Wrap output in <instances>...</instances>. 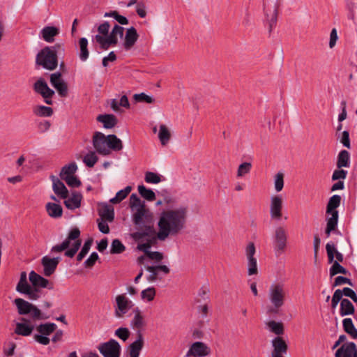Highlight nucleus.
I'll use <instances>...</instances> for the list:
<instances>
[{"mask_svg":"<svg viewBox=\"0 0 357 357\" xmlns=\"http://www.w3.org/2000/svg\"><path fill=\"white\" fill-rule=\"evenodd\" d=\"M47 214L53 218H58L62 216L63 208L61 205L56 203L48 202L45 206Z\"/></svg>","mask_w":357,"mask_h":357,"instance_id":"473e14b6","label":"nucleus"},{"mask_svg":"<svg viewBox=\"0 0 357 357\" xmlns=\"http://www.w3.org/2000/svg\"><path fill=\"white\" fill-rule=\"evenodd\" d=\"M134 316L130 321V326L137 331V339L128 347L129 357H139L140 352L144 347V340L141 330L146 326L144 317L139 307L133 309Z\"/></svg>","mask_w":357,"mask_h":357,"instance_id":"20e7f679","label":"nucleus"},{"mask_svg":"<svg viewBox=\"0 0 357 357\" xmlns=\"http://www.w3.org/2000/svg\"><path fill=\"white\" fill-rule=\"evenodd\" d=\"M16 344L13 342H8L3 347V353L8 357L13 356Z\"/></svg>","mask_w":357,"mask_h":357,"instance_id":"e2e57ef3","label":"nucleus"},{"mask_svg":"<svg viewBox=\"0 0 357 357\" xmlns=\"http://www.w3.org/2000/svg\"><path fill=\"white\" fill-rule=\"evenodd\" d=\"M273 351H272V357H283V354H287V344L280 337L274 338L272 341Z\"/></svg>","mask_w":357,"mask_h":357,"instance_id":"5701e85b","label":"nucleus"},{"mask_svg":"<svg viewBox=\"0 0 357 357\" xmlns=\"http://www.w3.org/2000/svg\"><path fill=\"white\" fill-rule=\"evenodd\" d=\"M77 167L75 162L65 165L60 172V177L63 180L68 176H73L77 171Z\"/></svg>","mask_w":357,"mask_h":357,"instance_id":"a18cd8bd","label":"nucleus"},{"mask_svg":"<svg viewBox=\"0 0 357 357\" xmlns=\"http://www.w3.org/2000/svg\"><path fill=\"white\" fill-rule=\"evenodd\" d=\"M211 354V349L202 342H195L189 348L185 357H205Z\"/></svg>","mask_w":357,"mask_h":357,"instance_id":"f3484780","label":"nucleus"},{"mask_svg":"<svg viewBox=\"0 0 357 357\" xmlns=\"http://www.w3.org/2000/svg\"><path fill=\"white\" fill-rule=\"evenodd\" d=\"M160 197L155 202L156 206L165 205V207H176V199L169 191L162 190L158 192Z\"/></svg>","mask_w":357,"mask_h":357,"instance_id":"412c9836","label":"nucleus"},{"mask_svg":"<svg viewBox=\"0 0 357 357\" xmlns=\"http://www.w3.org/2000/svg\"><path fill=\"white\" fill-rule=\"evenodd\" d=\"M60 260V257L50 258L47 256L43 257L41 259V264L43 266L44 275L47 277L52 275L54 273Z\"/></svg>","mask_w":357,"mask_h":357,"instance_id":"aec40b11","label":"nucleus"},{"mask_svg":"<svg viewBox=\"0 0 357 357\" xmlns=\"http://www.w3.org/2000/svg\"><path fill=\"white\" fill-rule=\"evenodd\" d=\"M135 303L126 294H118L115 297L114 304V316L116 318H123L132 307Z\"/></svg>","mask_w":357,"mask_h":357,"instance_id":"9d476101","label":"nucleus"},{"mask_svg":"<svg viewBox=\"0 0 357 357\" xmlns=\"http://www.w3.org/2000/svg\"><path fill=\"white\" fill-rule=\"evenodd\" d=\"M20 321L21 322L16 324L15 333L25 337L30 335L35 328L34 325L31 322V320L24 317H22Z\"/></svg>","mask_w":357,"mask_h":357,"instance_id":"6ab92c4d","label":"nucleus"},{"mask_svg":"<svg viewBox=\"0 0 357 357\" xmlns=\"http://www.w3.org/2000/svg\"><path fill=\"white\" fill-rule=\"evenodd\" d=\"M114 335L123 342H126L129 338L130 332L128 328L120 327L115 331Z\"/></svg>","mask_w":357,"mask_h":357,"instance_id":"4d7b16f0","label":"nucleus"},{"mask_svg":"<svg viewBox=\"0 0 357 357\" xmlns=\"http://www.w3.org/2000/svg\"><path fill=\"white\" fill-rule=\"evenodd\" d=\"M162 176L152 172H147L145 174L144 180L148 183L157 184L162 181Z\"/></svg>","mask_w":357,"mask_h":357,"instance_id":"09e8293b","label":"nucleus"},{"mask_svg":"<svg viewBox=\"0 0 357 357\" xmlns=\"http://www.w3.org/2000/svg\"><path fill=\"white\" fill-rule=\"evenodd\" d=\"M267 326L269 330L276 335H280L283 333V326L282 323L271 321L267 323Z\"/></svg>","mask_w":357,"mask_h":357,"instance_id":"603ef678","label":"nucleus"},{"mask_svg":"<svg viewBox=\"0 0 357 357\" xmlns=\"http://www.w3.org/2000/svg\"><path fill=\"white\" fill-rule=\"evenodd\" d=\"M79 236L80 231L78 228L72 229L67 238L61 244L55 245L51 248V252L56 253L66 250V257H73L81 245V241L78 239Z\"/></svg>","mask_w":357,"mask_h":357,"instance_id":"39448f33","label":"nucleus"},{"mask_svg":"<svg viewBox=\"0 0 357 357\" xmlns=\"http://www.w3.org/2000/svg\"><path fill=\"white\" fill-rule=\"evenodd\" d=\"M288 231L284 226H278L274 231V250L277 255L282 254L287 243Z\"/></svg>","mask_w":357,"mask_h":357,"instance_id":"f8f14e48","label":"nucleus"},{"mask_svg":"<svg viewBox=\"0 0 357 357\" xmlns=\"http://www.w3.org/2000/svg\"><path fill=\"white\" fill-rule=\"evenodd\" d=\"M98 349L104 357H120L121 346L115 340L100 344Z\"/></svg>","mask_w":357,"mask_h":357,"instance_id":"ddd939ff","label":"nucleus"},{"mask_svg":"<svg viewBox=\"0 0 357 357\" xmlns=\"http://www.w3.org/2000/svg\"><path fill=\"white\" fill-rule=\"evenodd\" d=\"M350 163L349 153L346 150L341 151L337 155V167L340 169L342 167H349Z\"/></svg>","mask_w":357,"mask_h":357,"instance_id":"c9c22d12","label":"nucleus"},{"mask_svg":"<svg viewBox=\"0 0 357 357\" xmlns=\"http://www.w3.org/2000/svg\"><path fill=\"white\" fill-rule=\"evenodd\" d=\"M145 268L150 274L146 277L149 282H155L158 278V271H162L165 274H168L170 271L169 267L166 265L146 266Z\"/></svg>","mask_w":357,"mask_h":357,"instance_id":"393cba45","label":"nucleus"},{"mask_svg":"<svg viewBox=\"0 0 357 357\" xmlns=\"http://www.w3.org/2000/svg\"><path fill=\"white\" fill-rule=\"evenodd\" d=\"M354 312V307L351 302L347 299L344 298L342 300L340 303V314L341 316H346L349 314H352Z\"/></svg>","mask_w":357,"mask_h":357,"instance_id":"79ce46f5","label":"nucleus"},{"mask_svg":"<svg viewBox=\"0 0 357 357\" xmlns=\"http://www.w3.org/2000/svg\"><path fill=\"white\" fill-rule=\"evenodd\" d=\"M268 298L271 305L268 307L267 312L277 313L284 305L286 299L285 286L282 282H275L270 285L268 291Z\"/></svg>","mask_w":357,"mask_h":357,"instance_id":"423d86ee","label":"nucleus"},{"mask_svg":"<svg viewBox=\"0 0 357 357\" xmlns=\"http://www.w3.org/2000/svg\"><path fill=\"white\" fill-rule=\"evenodd\" d=\"M266 21L268 24L269 32H271L277 22V7L275 3L264 5Z\"/></svg>","mask_w":357,"mask_h":357,"instance_id":"4be33fe9","label":"nucleus"},{"mask_svg":"<svg viewBox=\"0 0 357 357\" xmlns=\"http://www.w3.org/2000/svg\"><path fill=\"white\" fill-rule=\"evenodd\" d=\"M137 30L133 26L128 28L125 36L123 47L126 50H130L138 39Z\"/></svg>","mask_w":357,"mask_h":357,"instance_id":"a878e982","label":"nucleus"},{"mask_svg":"<svg viewBox=\"0 0 357 357\" xmlns=\"http://www.w3.org/2000/svg\"><path fill=\"white\" fill-rule=\"evenodd\" d=\"M50 178L52 181V189L54 193L61 199H66L68 197V190L57 177L51 176Z\"/></svg>","mask_w":357,"mask_h":357,"instance_id":"b1692460","label":"nucleus"},{"mask_svg":"<svg viewBox=\"0 0 357 357\" xmlns=\"http://www.w3.org/2000/svg\"><path fill=\"white\" fill-rule=\"evenodd\" d=\"M40 33L44 40L52 43L54 36L59 34V29L54 26H45L41 30Z\"/></svg>","mask_w":357,"mask_h":357,"instance_id":"72a5a7b5","label":"nucleus"},{"mask_svg":"<svg viewBox=\"0 0 357 357\" xmlns=\"http://www.w3.org/2000/svg\"><path fill=\"white\" fill-rule=\"evenodd\" d=\"M34 90L43 98L52 97L54 91L51 89L43 79H39L34 84Z\"/></svg>","mask_w":357,"mask_h":357,"instance_id":"c85d7f7f","label":"nucleus"},{"mask_svg":"<svg viewBox=\"0 0 357 357\" xmlns=\"http://www.w3.org/2000/svg\"><path fill=\"white\" fill-rule=\"evenodd\" d=\"M98 227L100 232L103 234H108L109 232V228L107 224V220L102 219H98Z\"/></svg>","mask_w":357,"mask_h":357,"instance_id":"69168bd1","label":"nucleus"},{"mask_svg":"<svg viewBox=\"0 0 357 357\" xmlns=\"http://www.w3.org/2000/svg\"><path fill=\"white\" fill-rule=\"evenodd\" d=\"M56 328L57 326L54 323L41 324L36 327L39 334H35L33 338L39 344L47 345L50 342L47 336L56 331Z\"/></svg>","mask_w":357,"mask_h":357,"instance_id":"9b49d317","label":"nucleus"},{"mask_svg":"<svg viewBox=\"0 0 357 357\" xmlns=\"http://www.w3.org/2000/svg\"><path fill=\"white\" fill-rule=\"evenodd\" d=\"M331 215L327 220V225L326 229V234L328 237L331 235L332 231L335 230L337 225L338 220V212H333L332 214H328Z\"/></svg>","mask_w":357,"mask_h":357,"instance_id":"4c0bfd02","label":"nucleus"},{"mask_svg":"<svg viewBox=\"0 0 357 357\" xmlns=\"http://www.w3.org/2000/svg\"><path fill=\"white\" fill-rule=\"evenodd\" d=\"M132 237L138 241L137 248L144 252V259H149L155 262H160L164 259L163 253L158 251H151L150 248L158 240L155 236L153 227H147L145 231H138L132 234Z\"/></svg>","mask_w":357,"mask_h":357,"instance_id":"f03ea898","label":"nucleus"},{"mask_svg":"<svg viewBox=\"0 0 357 357\" xmlns=\"http://www.w3.org/2000/svg\"><path fill=\"white\" fill-rule=\"evenodd\" d=\"M125 249V246L119 239H114L112 243L110 252L112 254H120L122 253Z\"/></svg>","mask_w":357,"mask_h":357,"instance_id":"5fc2aeb1","label":"nucleus"},{"mask_svg":"<svg viewBox=\"0 0 357 357\" xmlns=\"http://www.w3.org/2000/svg\"><path fill=\"white\" fill-rule=\"evenodd\" d=\"M79 59L82 61H85L88 59L89 56V52L88 50V40L86 38H81L79 40Z\"/></svg>","mask_w":357,"mask_h":357,"instance_id":"58836bf2","label":"nucleus"},{"mask_svg":"<svg viewBox=\"0 0 357 357\" xmlns=\"http://www.w3.org/2000/svg\"><path fill=\"white\" fill-rule=\"evenodd\" d=\"M283 199L282 195H273L270 198V216L272 220L279 221L282 218Z\"/></svg>","mask_w":357,"mask_h":357,"instance_id":"4468645a","label":"nucleus"},{"mask_svg":"<svg viewBox=\"0 0 357 357\" xmlns=\"http://www.w3.org/2000/svg\"><path fill=\"white\" fill-rule=\"evenodd\" d=\"M105 17H114L119 24L122 25H126L128 24V19L122 15H119L116 11H112L110 13H105L104 15Z\"/></svg>","mask_w":357,"mask_h":357,"instance_id":"bf43d9fd","label":"nucleus"},{"mask_svg":"<svg viewBox=\"0 0 357 357\" xmlns=\"http://www.w3.org/2000/svg\"><path fill=\"white\" fill-rule=\"evenodd\" d=\"M66 183L73 188L78 187L81 185L80 181L74 175L68 176L67 178L63 179Z\"/></svg>","mask_w":357,"mask_h":357,"instance_id":"338daca9","label":"nucleus"},{"mask_svg":"<svg viewBox=\"0 0 357 357\" xmlns=\"http://www.w3.org/2000/svg\"><path fill=\"white\" fill-rule=\"evenodd\" d=\"M97 121L102 123L106 129L113 128L117 124V119L113 114H100L97 116Z\"/></svg>","mask_w":357,"mask_h":357,"instance_id":"7c9ffc66","label":"nucleus"},{"mask_svg":"<svg viewBox=\"0 0 357 357\" xmlns=\"http://www.w3.org/2000/svg\"><path fill=\"white\" fill-rule=\"evenodd\" d=\"M252 168V164L250 162H243L241 163L237 170V177L241 178L248 174Z\"/></svg>","mask_w":357,"mask_h":357,"instance_id":"864d4df0","label":"nucleus"},{"mask_svg":"<svg viewBox=\"0 0 357 357\" xmlns=\"http://www.w3.org/2000/svg\"><path fill=\"white\" fill-rule=\"evenodd\" d=\"M33 114L38 116L48 117L53 114V109L50 107L44 105L36 106L33 109Z\"/></svg>","mask_w":357,"mask_h":357,"instance_id":"37998d69","label":"nucleus"},{"mask_svg":"<svg viewBox=\"0 0 357 357\" xmlns=\"http://www.w3.org/2000/svg\"><path fill=\"white\" fill-rule=\"evenodd\" d=\"M98 214L100 217V219L106 220L108 222H112L114 218V210L113 206L103 203L100 205L98 209Z\"/></svg>","mask_w":357,"mask_h":357,"instance_id":"bb28decb","label":"nucleus"},{"mask_svg":"<svg viewBox=\"0 0 357 357\" xmlns=\"http://www.w3.org/2000/svg\"><path fill=\"white\" fill-rule=\"evenodd\" d=\"M344 331L353 338H357V329L354 326L351 319L346 318L342 321Z\"/></svg>","mask_w":357,"mask_h":357,"instance_id":"c03bdc74","label":"nucleus"},{"mask_svg":"<svg viewBox=\"0 0 357 357\" xmlns=\"http://www.w3.org/2000/svg\"><path fill=\"white\" fill-rule=\"evenodd\" d=\"M341 202V197L340 195H335L332 196L327 204L326 213L332 214L333 212H335L336 208L340 206Z\"/></svg>","mask_w":357,"mask_h":357,"instance_id":"a19ab883","label":"nucleus"},{"mask_svg":"<svg viewBox=\"0 0 357 357\" xmlns=\"http://www.w3.org/2000/svg\"><path fill=\"white\" fill-rule=\"evenodd\" d=\"M330 273L331 275H335L337 273L346 274L347 270L338 261H335L330 268Z\"/></svg>","mask_w":357,"mask_h":357,"instance_id":"680f3d73","label":"nucleus"},{"mask_svg":"<svg viewBox=\"0 0 357 357\" xmlns=\"http://www.w3.org/2000/svg\"><path fill=\"white\" fill-rule=\"evenodd\" d=\"M138 192L139 195L148 201L155 199V193L151 189L146 188L144 185H138Z\"/></svg>","mask_w":357,"mask_h":357,"instance_id":"49530a36","label":"nucleus"},{"mask_svg":"<svg viewBox=\"0 0 357 357\" xmlns=\"http://www.w3.org/2000/svg\"><path fill=\"white\" fill-rule=\"evenodd\" d=\"M124 29L116 24L112 32L105 37L101 36V35L98 34L95 36L96 41L100 44V47L103 50H107L111 45H116L118 41L117 36H119L120 38H122L123 36Z\"/></svg>","mask_w":357,"mask_h":357,"instance_id":"1a4fd4ad","label":"nucleus"},{"mask_svg":"<svg viewBox=\"0 0 357 357\" xmlns=\"http://www.w3.org/2000/svg\"><path fill=\"white\" fill-rule=\"evenodd\" d=\"M256 249L255 244L250 242L245 250V254L248 261V274L249 275H257L258 273L257 261L255 257Z\"/></svg>","mask_w":357,"mask_h":357,"instance_id":"2eb2a0df","label":"nucleus"},{"mask_svg":"<svg viewBox=\"0 0 357 357\" xmlns=\"http://www.w3.org/2000/svg\"><path fill=\"white\" fill-rule=\"evenodd\" d=\"M31 300H37L40 297V291L36 287H31L26 294Z\"/></svg>","mask_w":357,"mask_h":357,"instance_id":"0e129e2a","label":"nucleus"},{"mask_svg":"<svg viewBox=\"0 0 357 357\" xmlns=\"http://www.w3.org/2000/svg\"><path fill=\"white\" fill-rule=\"evenodd\" d=\"M356 346L354 342H347L342 344L335 352V357H352L356 351Z\"/></svg>","mask_w":357,"mask_h":357,"instance_id":"cd10ccee","label":"nucleus"},{"mask_svg":"<svg viewBox=\"0 0 357 357\" xmlns=\"http://www.w3.org/2000/svg\"><path fill=\"white\" fill-rule=\"evenodd\" d=\"M158 138L162 146H166L170 140V131L168 129V128L164 124H161L160 126L158 131Z\"/></svg>","mask_w":357,"mask_h":357,"instance_id":"f704fd0d","label":"nucleus"},{"mask_svg":"<svg viewBox=\"0 0 357 357\" xmlns=\"http://www.w3.org/2000/svg\"><path fill=\"white\" fill-rule=\"evenodd\" d=\"M31 287L27 282L26 273L22 272L20 281L16 287L17 291L25 294Z\"/></svg>","mask_w":357,"mask_h":357,"instance_id":"e433bc0d","label":"nucleus"},{"mask_svg":"<svg viewBox=\"0 0 357 357\" xmlns=\"http://www.w3.org/2000/svg\"><path fill=\"white\" fill-rule=\"evenodd\" d=\"M133 98L136 102L153 103L154 98L144 93H136L133 96Z\"/></svg>","mask_w":357,"mask_h":357,"instance_id":"052dcab7","label":"nucleus"},{"mask_svg":"<svg viewBox=\"0 0 357 357\" xmlns=\"http://www.w3.org/2000/svg\"><path fill=\"white\" fill-rule=\"evenodd\" d=\"M155 294L156 292L154 287H148L142 291L141 297L142 300L151 302L154 299Z\"/></svg>","mask_w":357,"mask_h":357,"instance_id":"8fccbe9b","label":"nucleus"},{"mask_svg":"<svg viewBox=\"0 0 357 357\" xmlns=\"http://www.w3.org/2000/svg\"><path fill=\"white\" fill-rule=\"evenodd\" d=\"M14 303L17 307L19 314H29L32 321L43 320L48 318L38 307L22 298H15Z\"/></svg>","mask_w":357,"mask_h":357,"instance_id":"6e6552de","label":"nucleus"},{"mask_svg":"<svg viewBox=\"0 0 357 357\" xmlns=\"http://www.w3.org/2000/svg\"><path fill=\"white\" fill-rule=\"evenodd\" d=\"M98 158L94 151H90L84 157L83 162L89 167H93Z\"/></svg>","mask_w":357,"mask_h":357,"instance_id":"3c124183","label":"nucleus"},{"mask_svg":"<svg viewBox=\"0 0 357 357\" xmlns=\"http://www.w3.org/2000/svg\"><path fill=\"white\" fill-rule=\"evenodd\" d=\"M50 83L57 91L60 96L66 97L68 95V85L61 78V73H52L50 75Z\"/></svg>","mask_w":357,"mask_h":357,"instance_id":"a211bd4d","label":"nucleus"},{"mask_svg":"<svg viewBox=\"0 0 357 357\" xmlns=\"http://www.w3.org/2000/svg\"><path fill=\"white\" fill-rule=\"evenodd\" d=\"M132 188L130 186H127L124 189L119 190L116 196L112 198L109 202L112 204H119L128 195L130 192Z\"/></svg>","mask_w":357,"mask_h":357,"instance_id":"de8ad7c7","label":"nucleus"},{"mask_svg":"<svg viewBox=\"0 0 357 357\" xmlns=\"http://www.w3.org/2000/svg\"><path fill=\"white\" fill-rule=\"evenodd\" d=\"M64 199V204L66 208L70 210H74L80 206L82 195L79 192H74L70 197H68Z\"/></svg>","mask_w":357,"mask_h":357,"instance_id":"c756f323","label":"nucleus"},{"mask_svg":"<svg viewBox=\"0 0 357 357\" xmlns=\"http://www.w3.org/2000/svg\"><path fill=\"white\" fill-rule=\"evenodd\" d=\"M92 243H93L92 239H88L84 243L81 251L77 256V260L78 261H82L84 259V257L87 255V253L89 252V250L91 248Z\"/></svg>","mask_w":357,"mask_h":357,"instance_id":"6e6d98bb","label":"nucleus"},{"mask_svg":"<svg viewBox=\"0 0 357 357\" xmlns=\"http://www.w3.org/2000/svg\"><path fill=\"white\" fill-rule=\"evenodd\" d=\"M274 187L277 192H280L284 187V174L278 172L274 178Z\"/></svg>","mask_w":357,"mask_h":357,"instance_id":"13d9d810","label":"nucleus"},{"mask_svg":"<svg viewBox=\"0 0 357 357\" xmlns=\"http://www.w3.org/2000/svg\"><path fill=\"white\" fill-rule=\"evenodd\" d=\"M189 209L186 205L176 207H162L158 214V231L155 236L160 241L169 236H177L186 227Z\"/></svg>","mask_w":357,"mask_h":357,"instance_id":"f257e3e1","label":"nucleus"},{"mask_svg":"<svg viewBox=\"0 0 357 357\" xmlns=\"http://www.w3.org/2000/svg\"><path fill=\"white\" fill-rule=\"evenodd\" d=\"M108 149L114 151H120L123 149L122 142L114 135H107Z\"/></svg>","mask_w":357,"mask_h":357,"instance_id":"ea45409f","label":"nucleus"},{"mask_svg":"<svg viewBox=\"0 0 357 357\" xmlns=\"http://www.w3.org/2000/svg\"><path fill=\"white\" fill-rule=\"evenodd\" d=\"M129 206L132 211V222L137 228L145 231L147 227H152L149 225L152 219V214L146 208L144 201L141 200L136 194H132Z\"/></svg>","mask_w":357,"mask_h":357,"instance_id":"7ed1b4c3","label":"nucleus"},{"mask_svg":"<svg viewBox=\"0 0 357 357\" xmlns=\"http://www.w3.org/2000/svg\"><path fill=\"white\" fill-rule=\"evenodd\" d=\"M59 50H64L61 45H56L52 47H45L37 54L36 63L46 69L54 70L58 65L56 52Z\"/></svg>","mask_w":357,"mask_h":357,"instance_id":"0eeeda50","label":"nucleus"},{"mask_svg":"<svg viewBox=\"0 0 357 357\" xmlns=\"http://www.w3.org/2000/svg\"><path fill=\"white\" fill-rule=\"evenodd\" d=\"M98 258V255L96 252H92L89 257L84 261L85 266L89 268L93 266Z\"/></svg>","mask_w":357,"mask_h":357,"instance_id":"774afa93","label":"nucleus"},{"mask_svg":"<svg viewBox=\"0 0 357 357\" xmlns=\"http://www.w3.org/2000/svg\"><path fill=\"white\" fill-rule=\"evenodd\" d=\"M29 281L33 286V287H47L49 284L48 280L44 278L41 275L32 271L29 273Z\"/></svg>","mask_w":357,"mask_h":357,"instance_id":"2f4dec72","label":"nucleus"},{"mask_svg":"<svg viewBox=\"0 0 357 357\" xmlns=\"http://www.w3.org/2000/svg\"><path fill=\"white\" fill-rule=\"evenodd\" d=\"M107 136L100 132H96L93 136V145L96 151L104 155H109Z\"/></svg>","mask_w":357,"mask_h":357,"instance_id":"dca6fc26","label":"nucleus"}]
</instances>
